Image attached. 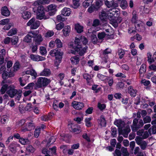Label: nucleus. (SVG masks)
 Returning a JSON list of instances; mask_svg holds the SVG:
<instances>
[{"label":"nucleus","mask_w":156,"mask_h":156,"mask_svg":"<svg viewBox=\"0 0 156 156\" xmlns=\"http://www.w3.org/2000/svg\"><path fill=\"white\" fill-rule=\"evenodd\" d=\"M88 42L87 39L84 36H81L79 37H76L73 48L75 51H71V53L75 55L77 53L81 56L83 55L86 52L87 47H83L82 44L85 45Z\"/></svg>","instance_id":"obj_1"},{"label":"nucleus","mask_w":156,"mask_h":156,"mask_svg":"<svg viewBox=\"0 0 156 156\" xmlns=\"http://www.w3.org/2000/svg\"><path fill=\"white\" fill-rule=\"evenodd\" d=\"M5 80L2 81V86L1 89L0 90V94H4L7 90L6 93L11 98H13L17 93L18 90L16 89L15 87L13 85H10L8 86L5 83Z\"/></svg>","instance_id":"obj_2"},{"label":"nucleus","mask_w":156,"mask_h":156,"mask_svg":"<svg viewBox=\"0 0 156 156\" xmlns=\"http://www.w3.org/2000/svg\"><path fill=\"white\" fill-rule=\"evenodd\" d=\"M51 82L49 79L44 77H40L38 78L37 82V86L38 88L47 86Z\"/></svg>","instance_id":"obj_3"},{"label":"nucleus","mask_w":156,"mask_h":156,"mask_svg":"<svg viewBox=\"0 0 156 156\" xmlns=\"http://www.w3.org/2000/svg\"><path fill=\"white\" fill-rule=\"evenodd\" d=\"M40 24V22L34 18H33L29 20L27 23V25L30 26V28L32 29H37L39 27Z\"/></svg>","instance_id":"obj_4"},{"label":"nucleus","mask_w":156,"mask_h":156,"mask_svg":"<svg viewBox=\"0 0 156 156\" xmlns=\"http://www.w3.org/2000/svg\"><path fill=\"white\" fill-rule=\"evenodd\" d=\"M135 140L136 143L140 146L142 150H144L146 149L147 143L141 137L138 136H136Z\"/></svg>","instance_id":"obj_5"},{"label":"nucleus","mask_w":156,"mask_h":156,"mask_svg":"<svg viewBox=\"0 0 156 156\" xmlns=\"http://www.w3.org/2000/svg\"><path fill=\"white\" fill-rule=\"evenodd\" d=\"M33 38L34 42L35 44L37 45H40L43 40L41 34H36L35 32Z\"/></svg>","instance_id":"obj_6"},{"label":"nucleus","mask_w":156,"mask_h":156,"mask_svg":"<svg viewBox=\"0 0 156 156\" xmlns=\"http://www.w3.org/2000/svg\"><path fill=\"white\" fill-rule=\"evenodd\" d=\"M107 12L109 19H111L113 17H116L119 13V11L116 9L115 8L110 9Z\"/></svg>","instance_id":"obj_7"},{"label":"nucleus","mask_w":156,"mask_h":156,"mask_svg":"<svg viewBox=\"0 0 156 156\" xmlns=\"http://www.w3.org/2000/svg\"><path fill=\"white\" fill-rule=\"evenodd\" d=\"M50 55L52 56L55 57V58H59L61 57V59L62 58V56L63 53L61 52L58 50L54 49L51 50L49 52Z\"/></svg>","instance_id":"obj_8"},{"label":"nucleus","mask_w":156,"mask_h":156,"mask_svg":"<svg viewBox=\"0 0 156 156\" xmlns=\"http://www.w3.org/2000/svg\"><path fill=\"white\" fill-rule=\"evenodd\" d=\"M106 5L108 8H116L118 6V4L115 2L114 0H105Z\"/></svg>","instance_id":"obj_9"},{"label":"nucleus","mask_w":156,"mask_h":156,"mask_svg":"<svg viewBox=\"0 0 156 156\" xmlns=\"http://www.w3.org/2000/svg\"><path fill=\"white\" fill-rule=\"evenodd\" d=\"M72 106L76 109L80 110L84 107V104L81 102L74 101L72 102Z\"/></svg>","instance_id":"obj_10"},{"label":"nucleus","mask_w":156,"mask_h":156,"mask_svg":"<svg viewBox=\"0 0 156 156\" xmlns=\"http://www.w3.org/2000/svg\"><path fill=\"white\" fill-rule=\"evenodd\" d=\"M35 32L34 31L29 32L27 35L26 36L24 39L23 41L27 43H30L32 41V38L34 37Z\"/></svg>","instance_id":"obj_11"},{"label":"nucleus","mask_w":156,"mask_h":156,"mask_svg":"<svg viewBox=\"0 0 156 156\" xmlns=\"http://www.w3.org/2000/svg\"><path fill=\"white\" fill-rule=\"evenodd\" d=\"M130 131V129L129 126H127L123 130H120L119 133V134H121L124 137L127 138Z\"/></svg>","instance_id":"obj_12"},{"label":"nucleus","mask_w":156,"mask_h":156,"mask_svg":"<svg viewBox=\"0 0 156 156\" xmlns=\"http://www.w3.org/2000/svg\"><path fill=\"white\" fill-rule=\"evenodd\" d=\"M30 58L31 60L35 61H43L45 60V58L41 56L34 54H31Z\"/></svg>","instance_id":"obj_13"},{"label":"nucleus","mask_w":156,"mask_h":156,"mask_svg":"<svg viewBox=\"0 0 156 156\" xmlns=\"http://www.w3.org/2000/svg\"><path fill=\"white\" fill-rule=\"evenodd\" d=\"M138 122V120L137 119L135 118L133 120V124L131 126L132 129L133 131H136L140 128V127L138 126V124H137Z\"/></svg>","instance_id":"obj_14"},{"label":"nucleus","mask_w":156,"mask_h":156,"mask_svg":"<svg viewBox=\"0 0 156 156\" xmlns=\"http://www.w3.org/2000/svg\"><path fill=\"white\" fill-rule=\"evenodd\" d=\"M49 17L48 15H45V12H37L36 18L39 20L47 19L49 18Z\"/></svg>","instance_id":"obj_15"},{"label":"nucleus","mask_w":156,"mask_h":156,"mask_svg":"<svg viewBox=\"0 0 156 156\" xmlns=\"http://www.w3.org/2000/svg\"><path fill=\"white\" fill-rule=\"evenodd\" d=\"M1 13L2 15L6 17L9 16L10 14V11L6 6H4L1 8Z\"/></svg>","instance_id":"obj_16"},{"label":"nucleus","mask_w":156,"mask_h":156,"mask_svg":"<svg viewBox=\"0 0 156 156\" xmlns=\"http://www.w3.org/2000/svg\"><path fill=\"white\" fill-rule=\"evenodd\" d=\"M99 17L102 21H106L108 17L107 12L106 10H102L99 13Z\"/></svg>","instance_id":"obj_17"},{"label":"nucleus","mask_w":156,"mask_h":156,"mask_svg":"<svg viewBox=\"0 0 156 156\" xmlns=\"http://www.w3.org/2000/svg\"><path fill=\"white\" fill-rule=\"evenodd\" d=\"M51 74V72L50 69L44 68V69L40 73V75L46 77L50 76Z\"/></svg>","instance_id":"obj_18"},{"label":"nucleus","mask_w":156,"mask_h":156,"mask_svg":"<svg viewBox=\"0 0 156 156\" xmlns=\"http://www.w3.org/2000/svg\"><path fill=\"white\" fill-rule=\"evenodd\" d=\"M137 91L136 90L133 89V87L131 86H129L128 88V92L131 97H135Z\"/></svg>","instance_id":"obj_19"},{"label":"nucleus","mask_w":156,"mask_h":156,"mask_svg":"<svg viewBox=\"0 0 156 156\" xmlns=\"http://www.w3.org/2000/svg\"><path fill=\"white\" fill-rule=\"evenodd\" d=\"M114 123L120 129L124 126L125 124L124 122L121 119L116 120L114 122Z\"/></svg>","instance_id":"obj_20"},{"label":"nucleus","mask_w":156,"mask_h":156,"mask_svg":"<svg viewBox=\"0 0 156 156\" xmlns=\"http://www.w3.org/2000/svg\"><path fill=\"white\" fill-rule=\"evenodd\" d=\"M6 54L5 49H2L0 51V64H2L4 60V57Z\"/></svg>","instance_id":"obj_21"},{"label":"nucleus","mask_w":156,"mask_h":156,"mask_svg":"<svg viewBox=\"0 0 156 156\" xmlns=\"http://www.w3.org/2000/svg\"><path fill=\"white\" fill-rule=\"evenodd\" d=\"M70 60L73 65H77L79 61V56L76 55L71 58Z\"/></svg>","instance_id":"obj_22"},{"label":"nucleus","mask_w":156,"mask_h":156,"mask_svg":"<svg viewBox=\"0 0 156 156\" xmlns=\"http://www.w3.org/2000/svg\"><path fill=\"white\" fill-rule=\"evenodd\" d=\"M71 12L70 9L67 8H64L62 11V13L63 15L65 16H69Z\"/></svg>","instance_id":"obj_23"},{"label":"nucleus","mask_w":156,"mask_h":156,"mask_svg":"<svg viewBox=\"0 0 156 156\" xmlns=\"http://www.w3.org/2000/svg\"><path fill=\"white\" fill-rule=\"evenodd\" d=\"M22 17L24 19H27L30 18L31 16L30 12L27 11H25L21 13Z\"/></svg>","instance_id":"obj_24"},{"label":"nucleus","mask_w":156,"mask_h":156,"mask_svg":"<svg viewBox=\"0 0 156 156\" xmlns=\"http://www.w3.org/2000/svg\"><path fill=\"white\" fill-rule=\"evenodd\" d=\"M70 30L71 28L68 25L65 26L62 30L64 35L65 36L68 35L70 31Z\"/></svg>","instance_id":"obj_25"},{"label":"nucleus","mask_w":156,"mask_h":156,"mask_svg":"<svg viewBox=\"0 0 156 156\" xmlns=\"http://www.w3.org/2000/svg\"><path fill=\"white\" fill-rule=\"evenodd\" d=\"M84 79L86 80L87 83H89L92 82V80L91 76L87 73H84L83 75Z\"/></svg>","instance_id":"obj_26"},{"label":"nucleus","mask_w":156,"mask_h":156,"mask_svg":"<svg viewBox=\"0 0 156 156\" xmlns=\"http://www.w3.org/2000/svg\"><path fill=\"white\" fill-rule=\"evenodd\" d=\"M99 123L101 127H105L106 125V122L103 115H101L99 119Z\"/></svg>","instance_id":"obj_27"},{"label":"nucleus","mask_w":156,"mask_h":156,"mask_svg":"<svg viewBox=\"0 0 156 156\" xmlns=\"http://www.w3.org/2000/svg\"><path fill=\"white\" fill-rule=\"evenodd\" d=\"M93 0H85L83 3V5L85 8H87L91 4Z\"/></svg>","instance_id":"obj_28"},{"label":"nucleus","mask_w":156,"mask_h":156,"mask_svg":"<svg viewBox=\"0 0 156 156\" xmlns=\"http://www.w3.org/2000/svg\"><path fill=\"white\" fill-rule=\"evenodd\" d=\"M56 137L54 136H51L48 141L47 146L49 147L51 144H53L55 141Z\"/></svg>","instance_id":"obj_29"},{"label":"nucleus","mask_w":156,"mask_h":156,"mask_svg":"<svg viewBox=\"0 0 156 156\" xmlns=\"http://www.w3.org/2000/svg\"><path fill=\"white\" fill-rule=\"evenodd\" d=\"M75 29L78 33H81L83 31V27L79 24L75 25Z\"/></svg>","instance_id":"obj_30"},{"label":"nucleus","mask_w":156,"mask_h":156,"mask_svg":"<svg viewBox=\"0 0 156 156\" xmlns=\"http://www.w3.org/2000/svg\"><path fill=\"white\" fill-rule=\"evenodd\" d=\"M146 71V66L145 64H143L141 66L139 69L140 73L141 75L145 72Z\"/></svg>","instance_id":"obj_31"},{"label":"nucleus","mask_w":156,"mask_h":156,"mask_svg":"<svg viewBox=\"0 0 156 156\" xmlns=\"http://www.w3.org/2000/svg\"><path fill=\"white\" fill-rule=\"evenodd\" d=\"M19 140V142L23 145H25L29 143V140L26 138H21Z\"/></svg>","instance_id":"obj_32"},{"label":"nucleus","mask_w":156,"mask_h":156,"mask_svg":"<svg viewBox=\"0 0 156 156\" xmlns=\"http://www.w3.org/2000/svg\"><path fill=\"white\" fill-rule=\"evenodd\" d=\"M17 30L15 28H13L10 30L8 32L7 35L8 36H12L16 34L17 33Z\"/></svg>","instance_id":"obj_33"},{"label":"nucleus","mask_w":156,"mask_h":156,"mask_svg":"<svg viewBox=\"0 0 156 156\" xmlns=\"http://www.w3.org/2000/svg\"><path fill=\"white\" fill-rule=\"evenodd\" d=\"M54 34V32L52 30H48L46 33L44 37L46 38H49L52 36Z\"/></svg>","instance_id":"obj_34"},{"label":"nucleus","mask_w":156,"mask_h":156,"mask_svg":"<svg viewBox=\"0 0 156 156\" xmlns=\"http://www.w3.org/2000/svg\"><path fill=\"white\" fill-rule=\"evenodd\" d=\"M127 3L125 0H122L121 2L120 6L123 9H125L127 7Z\"/></svg>","instance_id":"obj_35"},{"label":"nucleus","mask_w":156,"mask_h":156,"mask_svg":"<svg viewBox=\"0 0 156 156\" xmlns=\"http://www.w3.org/2000/svg\"><path fill=\"white\" fill-rule=\"evenodd\" d=\"M22 91L21 90H18L17 93L16 94L15 99L19 101L22 96Z\"/></svg>","instance_id":"obj_36"},{"label":"nucleus","mask_w":156,"mask_h":156,"mask_svg":"<svg viewBox=\"0 0 156 156\" xmlns=\"http://www.w3.org/2000/svg\"><path fill=\"white\" fill-rule=\"evenodd\" d=\"M10 150L13 153H15L16 152V147L15 146L14 144H10L9 147Z\"/></svg>","instance_id":"obj_37"},{"label":"nucleus","mask_w":156,"mask_h":156,"mask_svg":"<svg viewBox=\"0 0 156 156\" xmlns=\"http://www.w3.org/2000/svg\"><path fill=\"white\" fill-rule=\"evenodd\" d=\"M121 151L124 156H127L129 155L126 148L122 147L121 149Z\"/></svg>","instance_id":"obj_38"},{"label":"nucleus","mask_w":156,"mask_h":156,"mask_svg":"<svg viewBox=\"0 0 156 156\" xmlns=\"http://www.w3.org/2000/svg\"><path fill=\"white\" fill-rule=\"evenodd\" d=\"M26 151L29 153H33L35 151V149L31 145H28L26 147Z\"/></svg>","instance_id":"obj_39"},{"label":"nucleus","mask_w":156,"mask_h":156,"mask_svg":"<svg viewBox=\"0 0 156 156\" xmlns=\"http://www.w3.org/2000/svg\"><path fill=\"white\" fill-rule=\"evenodd\" d=\"M8 121V117L6 115H4L2 116L1 121L2 123L4 124L7 122Z\"/></svg>","instance_id":"obj_40"},{"label":"nucleus","mask_w":156,"mask_h":156,"mask_svg":"<svg viewBox=\"0 0 156 156\" xmlns=\"http://www.w3.org/2000/svg\"><path fill=\"white\" fill-rule=\"evenodd\" d=\"M55 42L57 48H61L62 47V43L59 39H56L55 40Z\"/></svg>","instance_id":"obj_41"},{"label":"nucleus","mask_w":156,"mask_h":156,"mask_svg":"<svg viewBox=\"0 0 156 156\" xmlns=\"http://www.w3.org/2000/svg\"><path fill=\"white\" fill-rule=\"evenodd\" d=\"M143 120L145 124L150 123L151 121V118L150 116H146L143 118Z\"/></svg>","instance_id":"obj_42"},{"label":"nucleus","mask_w":156,"mask_h":156,"mask_svg":"<svg viewBox=\"0 0 156 156\" xmlns=\"http://www.w3.org/2000/svg\"><path fill=\"white\" fill-rule=\"evenodd\" d=\"M148 61L150 63H152L154 61V60L153 59V58H151L152 55L151 53L149 52L147 54Z\"/></svg>","instance_id":"obj_43"},{"label":"nucleus","mask_w":156,"mask_h":156,"mask_svg":"<svg viewBox=\"0 0 156 156\" xmlns=\"http://www.w3.org/2000/svg\"><path fill=\"white\" fill-rule=\"evenodd\" d=\"M40 52L42 55H44L47 53V51L45 48L44 47L41 46L39 48Z\"/></svg>","instance_id":"obj_44"},{"label":"nucleus","mask_w":156,"mask_h":156,"mask_svg":"<svg viewBox=\"0 0 156 156\" xmlns=\"http://www.w3.org/2000/svg\"><path fill=\"white\" fill-rule=\"evenodd\" d=\"M150 135L151 134H155L156 133V127H152L150 128L148 130Z\"/></svg>","instance_id":"obj_45"},{"label":"nucleus","mask_w":156,"mask_h":156,"mask_svg":"<svg viewBox=\"0 0 156 156\" xmlns=\"http://www.w3.org/2000/svg\"><path fill=\"white\" fill-rule=\"evenodd\" d=\"M35 125L34 123L32 122H30L28 123L27 126V127L28 129V130L30 131L31 130L34 129L35 128Z\"/></svg>","instance_id":"obj_46"},{"label":"nucleus","mask_w":156,"mask_h":156,"mask_svg":"<svg viewBox=\"0 0 156 156\" xmlns=\"http://www.w3.org/2000/svg\"><path fill=\"white\" fill-rule=\"evenodd\" d=\"M91 117L87 118L85 119V121L86 122V125L87 127H90L91 126V123L90 122L91 120Z\"/></svg>","instance_id":"obj_47"},{"label":"nucleus","mask_w":156,"mask_h":156,"mask_svg":"<svg viewBox=\"0 0 156 156\" xmlns=\"http://www.w3.org/2000/svg\"><path fill=\"white\" fill-rule=\"evenodd\" d=\"M56 7L55 5L53 4H51L48 6L47 8L48 11H56Z\"/></svg>","instance_id":"obj_48"},{"label":"nucleus","mask_w":156,"mask_h":156,"mask_svg":"<svg viewBox=\"0 0 156 156\" xmlns=\"http://www.w3.org/2000/svg\"><path fill=\"white\" fill-rule=\"evenodd\" d=\"M97 77L100 80H101L103 81L107 79V77L106 76H104L101 74H98L97 75Z\"/></svg>","instance_id":"obj_49"},{"label":"nucleus","mask_w":156,"mask_h":156,"mask_svg":"<svg viewBox=\"0 0 156 156\" xmlns=\"http://www.w3.org/2000/svg\"><path fill=\"white\" fill-rule=\"evenodd\" d=\"M34 85V84L33 83H29L27 86L24 87L25 89L31 90L33 89V87Z\"/></svg>","instance_id":"obj_50"},{"label":"nucleus","mask_w":156,"mask_h":156,"mask_svg":"<svg viewBox=\"0 0 156 156\" xmlns=\"http://www.w3.org/2000/svg\"><path fill=\"white\" fill-rule=\"evenodd\" d=\"M9 20L8 19L2 20L0 21V24L2 25H5L8 24Z\"/></svg>","instance_id":"obj_51"},{"label":"nucleus","mask_w":156,"mask_h":156,"mask_svg":"<svg viewBox=\"0 0 156 156\" xmlns=\"http://www.w3.org/2000/svg\"><path fill=\"white\" fill-rule=\"evenodd\" d=\"M80 0H73V8H76L80 5L79 2Z\"/></svg>","instance_id":"obj_52"},{"label":"nucleus","mask_w":156,"mask_h":156,"mask_svg":"<svg viewBox=\"0 0 156 156\" xmlns=\"http://www.w3.org/2000/svg\"><path fill=\"white\" fill-rule=\"evenodd\" d=\"M73 130L74 132H76L77 133H78L81 131V129L79 126H77L76 127L73 129Z\"/></svg>","instance_id":"obj_53"},{"label":"nucleus","mask_w":156,"mask_h":156,"mask_svg":"<svg viewBox=\"0 0 156 156\" xmlns=\"http://www.w3.org/2000/svg\"><path fill=\"white\" fill-rule=\"evenodd\" d=\"M118 53L119 55V57L121 59L123 57L124 55L125 54L124 51L122 49L119 50Z\"/></svg>","instance_id":"obj_54"},{"label":"nucleus","mask_w":156,"mask_h":156,"mask_svg":"<svg viewBox=\"0 0 156 156\" xmlns=\"http://www.w3.org/2000/svg\"><path fill=\"white\" fill-rule=\"evenodd\" d=\"M18 41V37L16 36L14 37L11 40V42L13 45H16Z\"/></svg>","instance_id":"obj_55"},{"label":"nucleus","mask_w":156,"mask_h":156,"mask_svg":"<svg viewBox=\"0 0 156 156\" xmlns=\"http://www.w3.org/2000/svg\"><path fill=\"white\" fill-rule=\"evenodd\" d=\"M42 4H43L42 2V0H37L35 1L33 4L34 5L36 6L41 5Z\"/></svg>","instance_id":"obj_56"},{"label":"nucleus","mask_w":156,"mask_h":156,"mask_svg":"<svg viewBox=\"0 0 156 156\" xmlns=\"http://www.w3.org/2000/svg\"><path fill=\"white\" fill-rule=\"evenodd\" d=\"M111 134L113 136V137H115V135L116 134L117 130L115 127H111Z\"/></svg>","instance_id":"obj_57"},{"label":"nucleus","mask_w":156,"mask_h":156,"mask_svg":"<svg viewBox=\"0 0 156 156\" xmlns=\"http://www.w3.org/2000/svg\"><path fill=\"white\" fill-rule=\"evenodd\" d=\"M64 25L63 23H60L58 24L56 26V29L58 30H60L62 29Z\"/></svg>","instance_id":"obj_58"},{"label":"nucleus","mask_w":156,"mask_h":156,"mask_svg":"<svg viewBox=\"0 0 156 156\" xmlns=\"http://www.w3.org/2000/svg\"><path fill=\"white\" fill-rule=\"evenodd\" d=\"M137 19V15L135 14H133V16L132 18L131 21L132 23H136Z\"/></svg>","instance_id":"obj_59"},{"label":"nucleus","mask_w":156,"mask_h":156,"mask_svg":"<svg viewBox=\"0 0 156 156\" xmlns=\"http://www.w3.org/2000/svg\"><path fill=\"white\" fill-rule=\"evenodd\" d=\"M40 133V129H35L34 131V136L35 137L37 138L39 136Z\"/></svg>","instance_id":"obj_60"},{"label":"nucleus","mask_w":156,"mask_h":156,"mask_svg":"<svg viewBox=\"0 0 156 156\" xmlns=\"http://www.w3.org/2000/svg\"><path fill=\"white\" fill-rule=\"evenodd\" d=\"M100 24V21L98 19H95L94 20L92 26L93 27L98 26Z\"/></svg>","instance_id":"obj_61"},{"label":"nucleus","mask_w":156,"mask_h":156,"mask_svg":"<svg viewBox=\"0 0 156 156\" xmlns=\"http://www.w3.org/2000/svg\"><path fill=\"white\" fill-rule=\"evenodd\" d=\"M97 9V8L94 5H91L88 9V11L90 13H92Z\"/></svg>","instance_id":"obj_62"},{"label":"nucleus","mask_w":156,"mask_h":156,"mask_svg":"<svg viewBox=\"0 0 156 156\" xmlns=\"http://www.w3.org/2000/svg\"><path fill=\"white\" fill-rule=\"evenodd\" d=\"M20 64L18 62H16L14 64L13 69V71L15 72L18 70L19 68Z\"/></svg>","instance_id":"obj_63"},{"label":"nucleus","mask_w":156,"mask_h":156,"mask_svg":"<svg viewBox=\"0 0 156 156\" xmlns=\"http://www.w3.org/2000/svg\"><path fill=\"white\" fill-rule=\"evenodd\" d=\"M19 110L21 113H23L25 112V108L22 105H20L19 107Z\"/></svg>","instance_id":"obj_64"}]
</instances>
